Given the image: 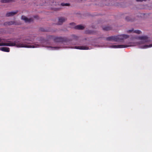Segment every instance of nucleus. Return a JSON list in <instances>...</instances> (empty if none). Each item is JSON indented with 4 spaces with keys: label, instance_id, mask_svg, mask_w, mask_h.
I'll return each instance as SVG.
<instances>
[{
    "label": "nucleus",
    "instance_id": "27",
    "mask_svg": "<svg viewBox=\"0 0 152 152\" xmlns=\"http://www.w3.org/2000/svg\"><path fill=\"white\" fill-rule=\"evenodd\" d=\"M80 1H82V0H80Z\"/></svg>",
    "mask_w": 152,
    "mask_h": 152
},
{
    "label": "nucleus",
    "instance_id": "3",
    "mask_svg": "<svg viewBox=\"0 0 152 152\" xmlns=\"http://www.w3.org/2000/svg\"><path fill=\"white\" fill-rule=\"evenodd\" d=\"M48 38L50 39H53L54 41L56 42H63L64 41V39L60 37H55L53 36H50L48 37Z\"/></svg>",
    "mask_w": 152,
    "mask_h": 152
},
{
    "label": "nucleus",
    "instance_id": "22",
    "mask_svg": "<svg viewBox=\"0 0 152 152\" xmlns=\"http://www.w3.org/2000/svg\"><path fill=\"white\" fill-rule=\"evenodd\" d=\"M137 1H146V0H136Z\"/></svg>",
    "mask_w": 152,
    "mask_h": 152
},
{
    "label": "nucleus",
    "instance_id": "25",
    "mask_svg": "<svg viewBox=\"0 0 152 152\" xmlns=\"http://www.w3.org/2000/svg\"><path fill=\"white\" fill-rule=\"evenodd\" d=\"M57 10H58L59 9V8H57Z\"/></svg>",
    "mask_w": 152,
    "mask_h": 152
},
{
    "label": "nucleus",
    "instance_id": "26",
    "mask_svg": "<svg viewBox=\"0 0 152 152\" xmlns=\"http://www.w3.org/2000/svg\"><path fill=\"white\" fill-rule=\"evenodd\" d=\"M41 30L42 31V29H41Z\"/></svg>",
    "mask_w": 152,
    "mask_h": 152
},
{
    "label": "nucleus",
    "instance_id": "15",
    "mask_svg": "<svg viewBox=\"0 0 152 152\" xmlns=\"http://www.w3.org/2000/svg\"><path fill=\"white\" fill-rule=\"evenodd\" d=\"M13 1V0H1V2L2 3H7Z\"/></svg>",
    "mask_w": 152,
    "mask_h": 152
},
{
    "label": "nucleus",
    "instance_id": "14",
    "mask_svg": "<svg viewBox=\"0 0 152 152\" xmlns=\"http://www.w3.org/2000/svg\"><path fill=\"white\" fill-rule=\"evenodd\" d=\"M110 0H104L103 3L104 5H110Z\"/></svg>",
    "mask_w": 152,
    "mask_h": 152
},
{
    "label": "nucleus",
    "instance_id": "17",
    "mask_svg": "<svg viewBox=\"0 0 152 152\" xmlns=\"http://www.w3.org/2000/svg\"><path fill=\"white\" fill-rule=\"evenodd\" d=\"M141 31L139 30H134L133 33H135L138 34H140L141 33Z\"/></svg>",
    "mask_w": 152,
    "mask_h": 152
},
{
    "label": "nucleus",
    "instance_id": "18",
    "mask_svg": "<svg viewBox=\"0 0 152 152\" xmlns=\"http://www.w3.org/2000/svg\"><path fill=\"white\" fill-rule=\"evenodd\" d=\"M126 20L127 21H132L133 20L130 17H127L126 18Z\"/></svg>",
    "mask_w": 152,
    "mask_h": 152
},
{
    "label": "nucleus",
    "instance_id": "10",
    "mask_svg": "<svg viewBox=\"0 0 152 152\" xmlns=\"http://www.w3.org/2000/svg\"><path fill=\"white\" fill-rule=\"evenodd\" d=\"M0 50L2 51L9 52L10 51V48L6 47L0 48Z\"/></svg>",
    "mask_w": 152,
    "mask_h": 152
},
{
    "label": "nucleus",
    "instance_id": "5",
    "mask_svg": "<svg viewBox=\"0 0 152 152\" xmlns=\"http://www.w3.org/2000/svg\"><path fill=\"white\" fill-rule=\"evenodd\" d=\"M21 19L23 20L26 23H30L33 21V20L32 18H28L23 15H22L21 16Z\"/></svg>",
    "mask_w": 152,
    "mask_h": 152
},
{
    "label": "nucleus",
    "instance_id": "4",
    "mask_svg": "<svg viewBox=\"0 0 152 152\" xmlns=\"http://www.w3.org/2000/svg\"><path fill=\"white\" fill-rule=\"evenodd\" d=\"M131 45H113L111 47L113 48H126L128 47L131 46Z\"/></svg>",
    "mask_w": 152,
    "mask_h": 152
},
{
    "label": "nucleus",
    "instance_id": "8",
    "mask_svg": "<svg viewBox=\"0 0 152 152\" xmlns=\"http://www.w3.org/2000/svg\"><path fill=\"white\" fill-rule=\"evenodd\" d=\"M16 22L14 21L6 22L4 23V26H10L12 25H17Z\"/></svg>",
    "mask_w": 152,
    "mask_h": 152
},
{
    "label": "nucleus",
    "instance_id": "20",
    "mask_svg": "<svg viewBox=\"0 0 152 152\" xmlns=\"http://www.w3.org/2000/svg\"><path fill=\"white\" fill-rule=\"evenodd\" d=\"M152 47V44H150L149 45H145L144 46L143 48H146L149 47Z\"/></svg>",
    "mask_w": 152,
    "mask_h": 152
},
{
    "label": "nucleus",
    "instance_id": "13",
    "mask_svg": "<svg viewBox=\"0 0 152 152\" xmlns=\"http://www.w3.org/2000/svg\"><path fill=\"white\" fill-rule=\"evenodd\" d=\"M103 30L105 31H108L111 29V27L109 26H104L102 28Z\"/></svg>",
    "mask_w": 152,
    "mask_h": 152
},
{
    "label": "nucleus",
    "instance_id": "11",
    "mask_svg": "<svg viewBox=\"0 0 152 152\" xmlns=\"http://www.w3.org/2000/svg\"><path fill=\"white\" fill-rule=\"evenodd\" d=\"M75 49L80 50H88L89 48L86 46H75Z\"/></svg>",
    "mask_w": 152,
    "mask_h": 152
},
{
    "label": "nucleus",
    "instance_id": "24",
    "mask_svg": "<svg viewBox=\"0 0 152 152\" xmlns=\"http://www.w3.org/2000/svg\"><path fill=\"white\" fill-rule=\"evenodd\" d=\"M74 24V23H71L70 24Z\"/></svg>",
    "mask_w": 152,
    "mask_h": 152
},
{
    "label": "nucleus",
    "instance_id": "12",
    "mask_svg": "<svg viewBox=\"0 0 152 152\" xmlns=\"http://www.w3.org/2000/svg\"><path fill=\"white\" fill-rule=\"evenodd\" d=\"M75 28L77 29L82 30L84 28V27L81 25H78L75 26Z\"/></svg>",
    "mask_w": 152,
    "mask_h": 152
},
{
    "label": "nucleus",
    "instance_id": "6",
    "mask_svg": "<svg viewBox=\"0 0 152 152\" xmlns=\"http://www.w3.org/2000/svg\"><path fill=\"white\" fill-rule=\"evenodd\" d=\"M136 38L138 39L143 40L144 43L147 42L148 41V37L146 36H144L138 37Z\"/></svg>",
    "mask_w": 152,
    "mask_h": 152
},
{
    "label": "nucleus",
    "instance_id": "1",
    "mask_svg": "<svg viewBox=\"0 0 152 152\" xmlns=\"http://www.w3.org/2000/svg\"><path fill=\"white\" fill-rule=\"evenodd\" d=\"M16 46L17 47H25L28 48H37L38 45H29L26 44H23L22 43H18L17 41H15L13 42L11 41H9L7 43H0V46Z\"/></svg>",
    "mask_w": 152,
    "mask_h": 152
},
{
    "label": "nucleus",
    "instance_id": "23",
    "mask_svg": "<svg viewBox=\"0 0 152 152\" xmlns=\"http://www.w3.org/2000/svg\"><path fill=\"white\" fill-rule=\"evenodd\" d=\"M51 48H57V47H51Z\"/></svg>",
    "mask_w": 152,
    "mask_h": 152
},
{
    "label": "nucleus",
    "instance_id": "19",
    "mask_svg": "<svg viewBox=\"0 0 152 152\" xmlns=\"http://www.w3.org/2000/svg\"><path fill=\"white\" fill-rule=\"evenodd\" d=\"M134 32V29L133 28L131 30H128L127 31V32L128 33H133Z\"/></svg>",
    "mask_w": 152,
    "mask_h": 152
},
{
    "label": "nucleus",
    "instance_id": "2",
    "mask_svg": "<svg viewBox=\"0 0 152 152\" xmlns=\"http://www.w3.org/2000/svg\"><path fill=\"white\" fill-rule=\"evenodd\" d=\"M129 37V35L123 34L107 37L106 38V40L108 41H113L115 42L121 41L124 39H127Z\"/></svg>",
    "mask_w": 152,
    "mask_h": 152
},
{
    "label": "nucleus",
    "instance_id": "16",
    "mask_svg": "<svg viewBox=\"0 0 152 152\" xmlns=\"http://www.w3.org/2000/svg\"><path fill=\"white\" fill-rule=\"evenodd\" d=\"M70 4L68 3H61V5L62 6H69Z\"/></svg>",
    "mask_w": 152,
    "mask_h": 152
},
{
    "label": "nucleus",
    "instance_id": "9",
    "mask_svg": "<svg viewBox=\"0 0 152 152\" xmlns=\"http://www.w3.org/2000/svg\"><path fill=\"white\" fill-rule=\"evenodd\" d=\"M66 20V18L63 17L59 18L58 19V24L59 25H61Z\"/></svg>",
    "mask_w": 152,
    "mask_h": 152
},
{
    "label": "nucleus",
    "instance_id": "21",
    "mask_svg": "<svg viewBox=\"0 0 152 152\" xmlns=\"http://www.w3.org/2000/svg\"><path fill=\"white\" fill-rule=\"evenodd\" d=\"M72 36L74 39H78V37L77 36H76L75 35H73Z\"/></svg>",
    "mask_w": 152,
    "mask_h": 152
},
{
    "label": "nucleus",
    "instance_id": "7",
    "mask_svg": "<svg viewBox=\"0 0 152 152\" xmlns=\"http://www.w3.org/2000/svg\"><path fill=\"white\" fill-rule=\"evenodd\" d=\"M18 12V10H16L15 12H11L7 13L6 14V16L7 17H10L12 16L17 13Z\"/></svg>",
    "mask_w": 152,
    "mask_h": 152
}]
</instances>
